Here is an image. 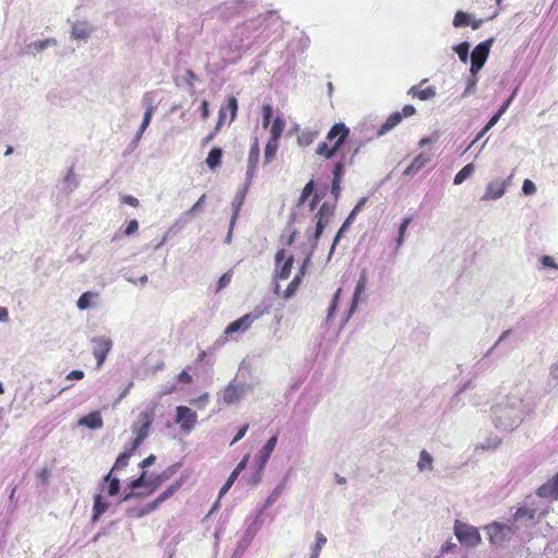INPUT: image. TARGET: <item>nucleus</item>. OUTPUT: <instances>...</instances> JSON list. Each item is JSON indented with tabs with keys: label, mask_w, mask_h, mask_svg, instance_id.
Instances as JSON below:
<instances>
[{
	"label": "nucleus",
	"mask_w": 558,
	"mask_h": 558,
	"mask_svg": "<svg viewBox=\"0 0 558 558\" xmlns=\"http://www.w3.org/2000/svg\"><path fill=\"white\" fill-rule=\"evenodd\" d=\"M536 495L549 501L558 499V472L537 488Z\"/></svg>",
	"instance_id": "ddd939ff"
},
{
	"label": "nucleus",
	"mask_w": 558,
	"mask_h": 558,
	"mask_svg": "<svg viewBox=\"0 0 558 558\" xmlns=\"http://www.w3.org/2000/svg\"><path fill=\"white\" fill-rule=\"evenodd\" d=\"M238 478V472H232L225 483V485L221 487L219 492V498H221L233 485L234 481Z\"/></svg>",
	"instance_id": "13d9d810"
},
{
	"label": "nucleus",
	"mask_w": 558,
	"mask_h": 558,
	"mask_svg": "<svg viewBox=\"0 0 558 558\" xmlns=\"http://www.w3.org/2000/svg\"><path fill=\"white\" fill-rule=\"evenodd\" d=\"M78 425L86 426L90 429H99L104 425L102 417L99 411H94L86 416L78 420Z\"/></svg>",
	"instance_id": "412c9836"
},
{
	"label": "nucleus",
	"mask_w": 558,
	"mask_h": 558,
	"mask_svg": "<svg viewBox=\"0 0 558 558\" xmlns=\"http://www.w3.org/2000/svg\"><path fill=\"white\" fill-rule=\"evenodd\" d=\"M230 281H231V274L230 272L223 274L218 281L217 291H220L221 289L227 287L230 283Z\"/></svg>",
	"instance_id": "338daca9"
},
{
	"label": "nucleus",
	"mask_w": 558,
	"mask_h": 558,
	"mask_svg": "<svg viewBox=\"0 0 558 558\" xmlns=\"http://www.w3.org/2000/svg\"><path fill=\"white\" fill-rule=\"evenodd\" d=\"M264 512V509H260L255 515H252L246 519L245 524V531L253 536L257 534V532L260 530L263 525V518L262 514Z\"/></svg>",
	"instance_id": "393cba45"
},
{
	"label": "nucleus",
	"mask_w": 558,
	"mask_h": 558,
	"mask_svg": "<svg viewBox=\"0 0 558 558\" xmlns=\"http://www.w3.org/2000/svg\"><path fill=\"white\" fill-rule=\"evenodd\" d=\"M130 487L132 489H137V488H141V487H147V478H146V472L143 471L141 476L136 480H133L131 483H130Z\"/></svg>",
	"instance_id": "4d7b16f0"
},
{
	"label": "nucleus",
	"mask_w": 558,
	"mask_h": 558,
	"mask_svg": "<svg viewBox=\"0 0 558 558\" xmlns=\"http://www.w3.org/2000/svg\"><path fill=\"white\" fill-rule=\"evenodd\" d=\"M272 108L269 104L263 106V126L266 129L270 123Z\"/></svg>",
	"instance_id": "052dcab7"
},
{
	"label": "nucleus",
	"mask_w": 558,
	"mask_h": 558,
	"mask_svg": "<svg viewBox=\"0 0 558 558\" xmlns=\"http://www.w3.org/2000/svg\"><path fill=\"white\" fill-rule=\"evenodd\" d=\"M515 93H517V89L511 94V96L501 105L499 110L494 114L495 117H498V120L501 118V116L506 112V110L510 106L512 99L514 98Z\"/></svg>",
	"instance_id": "69168bd1"
},
{
	"label": "nucleus",
	"mask_w": 558,
	"mask_h": 558,
	"mask_svg": "<svg viewBox=\"0 0 558 558\" xmlns=\"http://www.w3.org/2000/svg\"><path fill=\"white\" fill-rule=\"evenodd\" d=\"M254 537L255 536H253L252 534H250L245 531L243 536L241 537V539L238 543V549L245 550L250 546V544L252 543Z\"/></svg>",
	"instance_id": "bf43d9fd"
},
{
	"label": "nucleus",
	"mask_w": 558,
	"mask_h": 558,
	"mask_svg": "<svg viewBox=\"0 0 558 558\" xmlns=\"http://www.w3.org/2000/svg\"><path fill=\"white\" fill-rule=\"evenodd\" d=\"M250 184H246L245 183V186L243 189V191L239 192L232 203V207H233V215H232V218H231V228L234 227V223H235V220H236V217H238V214H239V210L244 202V197H245V194H246V190H247V186Z\"/></svg>",
	"instance_id": "72a5a7b5"
},
{
	"label": "nucleus",
	"mask_w": 558,
	"mask_h": 558,
	"mask_svg": "<svg viewBox=\"0 0 558 558\" xmlns=\"http://www.w3.org/2000/svg\"><path fill=\"white\" fill-rule=\"evenodd\" d=\"M181 487V482H177L162 492L156 499L161 505L169 497H171Z\"/></svg>",
	"instance_id": "de8ad7c7"
},
{
	"label": "nucleus",
	"mask_w": 558,
	"mask_h": 558,
	"mask_svg": "<svg viewBox=\"0 0 558 558\" xmlns=\"http://www.w3.org/2000/svg\"><path fill=\"white\" fill-rule=\"evenodd\" d=\"M430 161V155L421 153L411 162V165L404 170V175H413L417 173L426 163Z\"/></svg>",
	"instance_id": "4be33fe9"
},
{
	"label": "nucleus",
	"mask_w": 558,
	"mask_h": 558,
	"mask_svg": "<svg viewBox=\"0 0 558 558\" xmlns=\"http://www.w3.org/2000/svg\"><path fill=\"white\" fill-rule=\"evenodd\" d=\"M250 386L246 383L232 380L222 392V400L227 404L239 403L247 393Z\"/></svg>",
	"instance_id": "6e6552de"
},
{
	"label": "nucleus",
	"mask_w": 558,
	"mask_h": 558,
	"mask_svg": "<svg viewBox=\"0 0 558 558\" xmlns=\"http://www.w3.org/2000/svg\"><path fill=\"white\" fill-rule=\"evenodd\" d=\"M300 283H301L300 276H295L293 278V280L289 283L288 288L286 289V291L283 293V298L286 300L291 299L295 294Z\"/></svg>",
	"instance_id": "09e8293b"
},
{
	"label": "nucleus",
	"mask_w": 558,
	"mask_h": 558,
	"mask_svg": "<svg viewBox=\"0 0 558 558\" xmlns=\"http://www.w3.org/2000/svg\"><path fill=\"white\" fill-rule=\"evenodd\" d=\"M547 509L539 510L525 505L517 509L511 517V521L519 525V530L522 527L529 529L534 526L537 521L547 513Z\"/></svg>",
	"instance_id": "39448f33"
},
{
	"label": "nucleus",
	"mask_w": 558,
	"mask_h": 558,
	"mask_svg": "<svg viewBox=\"0 0 558 558\" xmlns=\"http://www.w3.org/2000/svg\"><path fill=\"white\" fill-rule=\"evenodd\" d=\"M226 110H230L231 121H233L235 119V117H236V110H238V102H236V99L234 97H230L229 98L227 108L222 107L219 110V119H218V123H217L216 130H219V128L223 123L225 118H226Z\"/></svg>",
	"instance_id": "bb28decb"
},
{
	"label": "nucleus",
	"mask_w": 558,
	"mask_h": 558,
	"mask_svg": "<svg viewBox=\"0 0 558 558\" xmlns=\"http://www.w3.org/2000/svg\"><path fill=\"white\" fill-rule=\"evenodd\" d=\"M522 192L525 194V195H533L535 194L536 192V185L529 179H525L523 181V185H522Z\"/></svg>",
	"instance_id": "e2e57ef3"
},
{
	"label": "nucleus",
	"mask_w": 558,
	"mask_h": 558,
	"mask_svg": "<svg viewBox=\"0 0 558 558\" xmlns=\"http://www.w3.org/2000/svg\"><path fill=\"white\" fill-rule=\"evenodd\" d=\"M109 508V504L105 501L104 497L100 494L95 495L94 497V508H93V521L98 520V518L107 511Z\"/></svg>",
	"instance_id": "7c9ffc66"
},
{
	"label": "nucleus",
	"mask_w": 558,
	"mask_h": 558,
	"mask_svg": "<svg viewBox=\"0 0 558 558\" xmlns=\"http://www.w3.org/2000/svg\"><path fill=\"white\" fill-rule=\"evenodd\" d=\"M409 93L421 100H428L436 96V92L433 87H426L425 89L417 90V88L413 86L410 88Z\"/></svg>",
	"instance_id": "58836bf2"
},
{
	"label": "nucleus",
	"mask_w": 558,
	"mask_h": 558,
	"mask_svg": "<svg viewBox=\"0 0 558 558\" xmlns=\"http://www.w3.org/2000/svg\"><path fill=\"white\" fill-rule=\"evenodd\" d=\"M259 24L256 21L247 22L243 25H240L234 31V36L239 38V41L242 43L244 39L248 38V35L258 28Z\"/></svg>",
	"instance_id": "a878e982"
},
{
	"label": "nucleus",
	"mask_w": 558,
	"mask_h": 558,
	"mask_svg": "<svg viewBox=\"0 0 558 558\" xmlns=\"http://www.w3.org/2000/svg\"><path fill=\"white\" fill-rule=\"evenodd\" d=\"M154 421V411L145 410L138 414L136 422L132 426L135 438L132 440V450H136L148 436L151 423Z\"/></svg>",
	"instance_id": "20e7f679"
},
{
	"label": "nucleus",
	"mask_w": 558,
	"mask_h": 558,
	"mask_svg": "<svg viewBox=\"0 0 558 558\" xmlns=\"http://www.w3.org/2000/svg\"><path fill=\"white\" fill-rule=\"evenodd\" d=\"M98 299V293L93 291L84 292L77 300L76 306L78 310L84 311L95 305V301Z\"/></svg>",
	"instance_id": "c85d7f7f"
},
{
	"label": "nucleus",
	"mask_w": 558,
	"mask_h": 558,
	"mask_svg": "<svg viewBox=\"0 0 558 558\" xmlns=\"http://www.w3.org/2000/svg\"><path fill=\"white\" fill-rule=\"evenodd\" d=\"M402 120V116L400 112H396L391 114L386 122L380 126V129L377 132L378 136H383L387 132L391 131L393 128H396Z\"/></svg>",
	"instance_id": "c756f323"
},
{
	"label": "nucleus",
	"mask_w": 558,
	"mask_h": 558,
	"mask_svg": "<svg viewBox=\"0 0 558 558\" xmlns=\"http://www.w3.org/2000/svg\"><path fill=\"white\" fill-rule=\"evenodd\" d=\"M498 117H495L493 116L489 121L487 122V124L480 131V133L476 135V137L474 138V141L470 144V146L468 147V149L470 147H472L477 141H480L497 122H498Z\"/></svg>",
	"instance_id": "a18cd8bd"
},
{
	"label": "nucleus",
	"mask_w": 558,
	"mask_h": 558,
	"mask_svg": "<svg viewBox=\"0 0 558 558\" xmlns=\"http://www.w3.org/2000/svg\"><path fill=\"white\" fill-rule=\"evenodd\" d=\"M93 342V354L97 361V368H100L107 357V354L111 350L112 341L108 337H94Z\"/></svg>",
	"instance_id": "9b49d317"
},
{
	"label": "nucleus",
	"mask_w": 558,
	"mask_h": 558,
	"mask_svg": "<svg viewBox=\"0 0 558 558\" xmlns=\"http://www.w3.org/2000/svg\"><path fill=\"white\" fill-rule=\"evenodd\" d=\"M284 489V484L281 483L279 485H277L272 492L270 493V495L267 497V499L265 500V504L263 506L262 509H267L268 507H270L279 497L280 495L282 494Z\"/></svg>",
	"instance_id": "a19ab883"
},
{
	"label": "nucleus",
	"mask_w": 558,
	"mask_h": 558,
	"mask_svg": "<svg viewBox=\"0 0 558 558\" xmlns=\"http://www.w3.org/2000/svg\"><path fill=\"white\" fill-rule=\"evenodd\" d=\"M268 313V307L256 306L251 313H247L239 319L229 324L225 330L226 335H231L238 331H246L252 324Z\"/></svg>",
	"instance_id": "423d86ee"
},
{
	"label": "nucleus",
	"mask_w": 558,
	"mask_h": 558,
	"mask_svg": "<svg viewBox=\"0 0 558 558\" xmlns=\"http://www.w3.org/2000/svg\"><path fill=\"white\" fill-rule=\"evenodd\" d=\"M510 179H511V177L508 179H495V180L490 181L486 185L485 193L483 194L481 199L482 201H496V199L501 198L507 191V187L510 183Z\"/></svg>",
	"instance_id": "9d476101"
},
{
	"label": "nucleus",
	"mask_w": 558,
	"mask_h": 558,
	"mask_svg": "<svg viewBox=\"0 0 558 558\" xmlns=\"http://www.w3.org/2000/svg\"><path fill=\"white\" fill-rule=\"evenodd\" d=\"M315 538V544L311 548L310 558H319L320 550L327 543L326 536L320 532L316 533Z\"/></svg>",
	"instance_id": "c9c22d12"
},
{
	"label": "nucleus",
	"mask_w": 558,
	"mask_h": 558,
	"mask_svg": "<svg viewBox=\"0 0 558 558\" xmlns=\"http://www.w3.org/2000/svg\"><path fill=\"white\" fill-rule=\"evenodd\" d=\"M259 160V146L257 138L254 140V143L251 146L248 160H247V170H246V184H250L252 179L255 175L257 163Z\"/></svg>",
	"instance_id": "f3484780"
},
{
	"label": "nucleus",
	"mask_w": 558,
	"mask_h": 558,
	"mask_svg": "<svg viewBox=\"0 0 558 558\" xmlns=\"http://www.w3.org/2000/svg\"><path fill=\"white\" fill-rule=\"evenodd\" d=\"M474 165L473 163H468L466 166H464L454 177L453 179V183L456 185H459L461 184L464 180H466L469 177H471L474 172Z\"/></svg>",
	"instance_id": "ea45409f"
},
{
	"label": "nucleus",
	"mask_w": 558,
	"mask_h": 558,
	"mask_svg": "<svg viewBox=\"0 0 558 558\" xmlns=\"http://www.w3.org/2000/svg\"><path fill=\"white\" fill-rule=\"evenodd\" d=\"M541 263L544 267L558 269V266L551 256H547V255L543 256L541 259Z\"/></svg>",
	"instance_id": "774afa93"
},
{
	"label": "nucleus",
	"mask_w": 558,
	"mask_h": 558,
	"mask_svg": "<svg viewBox=\"0 0 558 558\" xmlns=\"http://www.w3.org/2000/svg\"><path fill=\"white\" fill-rule=\"evenodd\" d=\"M205 201H206V195H205V194H203V195L198 198V201H197V202H196V203H195V204H194V205H193L189 210H186V217H187L189 215H190V216H193V217H194V216H196V215H197V213H198L199 210H202V208H203V206H204V204H205Z\"/></svg>",
	"instance_id": "5fc2aeb1"
},
{
	"label": "nucleus",
	"mask_w": 558,
	"mask_h": 558,
	"mask_svg": "<svg viewBox=\"0 0 558 558\" xmlns=\"http://www.w3.org/2000/svg\"><path fill=\"white\" fill-rule=\"evenodd\" d=\"M333 209L335 208L332 205L324 203L320 206L318 213L315 215L316 222L314 231H306L307 241L301 246L304 259L296 275L300 276L301 280L306 272L307 266L311 264V259L314 255L318 239L320 238L325 227L329 223L331 217L333 216Z\"/></svg>",
	"instance_id": "f03ea898"
},
{
	"label": "nucleus",
	"mask_w": 558,
	"mask_h": 558,
	"mask_svg": "<svg viewBox=\"0 0 558 558\" xmlns=\"http://www.w3.org/2000/svg\"><path fill=\"white\" fill-rule=\"evenodd\" d=\"M411 221H412V217L409 216V217H405L403 219L402 223L400 225L399 235L397 239V247H400L403 244L404 238H405V232H407V229H408L409 225L411 223Z\"/></svg>",
	"instance_id": "c03bdc74"
},
{
	"label": "nucleus",
	"mask_w": 558,
	"mask_h": 558,
	"mask_svg": "<svg viewBox=\"0 0 558 558\" xmlns=\"http://www.w3.org/2000/svg\"><path fill=\"white\" fill-rule=\"evenodd\" d=\"M484 530L488 535L490 544L501 546L512 539L519 531V525L512 523L510 519L508 523L494 521L490 524H487Z\"/></svg>",
	"instance_id": "7ed1b4c3"
},
{
	"label": "nucleus",
	"mask_w": 558,
	"mask_h": 558,
	"mask_svg": "<svg viewBox=\"0 0 558 558\" xmlns=\"http://www.w3.org/2000/svg\"><path fill=\"white\" fill-rule=\"evenodd\" d=\"M277 150L278 141L269 138L265 147L264 162L270 163L275 159Z\"/></svg>",
	"instance_id": "e433bc0d"
},
{
	"label": "nucleus",
	"mask_w": 558,
	"mask_h": 558,
	"mask_svg": "<svg viewBox=\"0 0 558 558\" xmlns=\"http://www.w3.org/2000/svg\"><path fill=\"white\" fill-rule=\"evenodd\" d=\"M57 45L56 39L53 38H47L44 40H37L33 41L31 44H27L23 49L22 53L26 56H33L35 57L37 53H40L45 49H47L50 46Z\"/></svg>",
	"instance_id": "a211bd4d"
},
{
	"label": "nucleus",
	"mask_w": 558,
	"mask_h": 558,
	"mask_svg": "<svg viewBox=\"0 0 558 558\" xmlns=\"http://www.w3.org/2000/svg\"><path fill=\"white\" fill-rule=\"evenodd\" d=\"M351 219L352 217L349 216L347 218V220L344 221V223L341 226L340 230L338 231V233L336 234L335 239H333V242H332V245H331V248H330V252H329V255H328V259L331 257L333 251H335V247L336 245L338 244V242L340 241L342 234L344 233V231L347 230V228L349 227L350 222H351Z\"/></svg>",
	"instance_id": "8fccbe9b"
},
{
	"label": "nucleus",
	"mask_w": 558,
	"mask_h": 558,
	"mask_svg": "<svg viewBox=\"0 0 558 558\" xmlns=\"http://www.w3.org/2000/svg\"><path fill=\"white\" fill-rule=\"evenodd\" d=\"M469 49H470V44L468 41H463L453 47V50L459 56V59L464 63L468 62V60H469Z\"/></svg>",
	"instance_id": "37998d69"
},
{
	"label": "nucleus",
	"mask_w": 558,
	"mask_h": 558,
	"mask_svg": "<svg viewBox=\"0 0 558 558\" xmlns=\"http://www.w3.org/2000/svg\"><path fill=\"white\" fill-rule=\"evenodd\" d=\"M120 490V481L117 477H112V473L109 472L101 485V492H106L109 496H116Z\"/></svg>",
	"instance_id": "b1692460"
},
{
	"label": "nucleus",
	"mask_w": 558,
	"mask_h": 558,
	"mask_svg": "<svg viewBox=\"0 0 558 558\" xmlns=\"http://www.w3.org/2000/svg\"><path fill=\"white\" fill-rule=\"evenodd\" d=\"M143 106L145 107V112H149V113H153L154 114V111H155V99H154V94L153 93H146L144 96H143Z\"/></svg>",
	"instance_id": "603ef678"
},
{
	"label": "nucleus",
	"mask_w": 558,
	"mask_h": 558,
	"mask_svg": "<svg viewBox=\"0 0 558 558\" xmlns=\"http://www.w3.org/2000/svg\"><path fill=\"white\" fill-rule=\"evenodd\" d=\"M534 407L527 393H510L492 408L493 423L497 429L510 433L533 413Z\"/></svg>",
	"instance_id": "f257e3e1"
},
{
	"label": "nucleus",
	"mask_w": 558,
	"mask_h": 558,
	"mask_svg": "<svg viewBox=\"0 0 558 558\" xmlns=\"http://www.w3.org/2000/svg\"><path fill=\"white\" fill-rule=\"evenodd\" d=\"M222 150L220 148H213L207 158L206 163L210 169L217 168L221 162Z\"/></svg>",
	"instance_id": "4c0bfd02"
},
{
	"label": "nucleus",
	"mask_w": 558,
	"mask_h": 558,
	"mask_svg": "<svg viewBox=\"0 0 558 558\" xmlns=\"http://www.w3.org/2000/svg\"><path fill=\"white\" fill-rule=\"evenodd\" d=\"M476 84H477L476 76L470 77L466 82V86L462 94V97H466V96L473 94L475 92Z\"/></svg>",
	"instance_id": "680f3d73"
},
{
	"label": "nucleus",
	"mask_w": 558,
	"mask_h": 558,
	"mask_svg": "<svg viewBox=\"0 0 558 558\" xmlns=\"http://www.w3.org/2000/svg\"><path fill=\"white\" fill-rule=\"evenodd\" d=\"M278 441V436L274 435L271 438L267 440L265 446L259 450L257 456L255 457V463L259 466V471H263L265 465L267 464L276 445Z\"/></svg>",
	"instance_id": "2eb2a0df"
},
{
	"label": "nucleus",
	"mask_w": 558,
	"mask_h": 558,
	"mask_svg": "<svg viewBox=\"0 0 558 558\" xmlns=\"http://www.w3.org/2000/svg\"><path fill=\"white\" fill-rule=\"evenodd\" d=\"M349 134V129L343 123H336L328 132L327 140L332 141L336 138L335 143L330 148L333 150V155L337 154L341 145L344 143Z\"/></svg>",
	"instance_id": "4468645a"
},
{
	"label": "nucleus",
	"mask_w": 558,
	"mask_h": 558,
	"mask_svg": "<svg viewBox=\"0 0 558 558\" xmlns=\"http://www.w3.org/2000/svg\"><path fill=\"white\" fill-rule=\"evenodd\" d=\"M318 136V131L311 130V129H304L302 130L298 137L296 143L301 147L310 146Z\"/></svg>",
	"instance_id": "cd10ccee"
},
{
	"label": "nucleus",
	"mask_w": 558,
	"mask_h": 558,
	"mask_svg": "<svg viewBox=\"0 0 558 558\" xmlns=\"http://www.w3.org/2000/svg\"><path fill=\"white\" fill-rule=\"evenodd\" d=\"M493 41H494V39L490 38L483 43H480L472 51L471 61H477L480 63L485 64V62L488 58L490 46H492Z\"/></svg>",
	"instance_id": "6ab92c4d"
},
{
	"label": "nucleus",
	"mask_w": 558,
	"mask_h": 558,
	"mask_svg": "<svg viewBox=\"0 0 558 558\" xmlns=\"http://www.w3.org/2000/svg\"><path fill=\"white\" fill-rule=\"evenodd\" d=\"M366 286H367V272L365 269H363L360 274L359 280L356 282V286H355V289L353 292L351 306H350V310L348 313V318L351 317L353 315V313L355 312L357 304L361 300V295L364 293Z\"/></svg>",
	"instance_id": "dca6fc26"
},
{
	"label": "nucleus",
	"mask_w": 558,
	"mask_h": 558,
	"mask_svg": "<svg viewBox=\"0 0 558 558\" xmlns=\"http://www.w3.org/2000/svg\"><path fill=\"white\" fill-rule=\"evenodd\" d=\"M315 153L318 156L325 157L326 159H330L335 156L333 150L330 148V146H328L326 142L319 143L316 147Z\"/></svg>",
	"instance_id": "3c124183"
},
{
	"label": "nucleus",
	"mask_w": 558,
	"mask_h": 558,
	"mask_svg": "<svg viewBox=\"0 0 558 558\" xmlns=\"http://www.w3.org/2000/svg\"><path fill=\"white\" fill-rule=\"evenodd\" d=\"M93 32V27L87 22H75L72 25L71 36L74 39H87Z\"/></svg>",
	"instance_id": "5701e85b"
},
{
	"label": "nucleus",
	"mask_w": 558,
	"mask_h": 558,
	"mask_svg": "<svg viewBox=\"0 0 558 558\" xmlns=\"http://www.w3.org/2000/svg\"><path fill=\"white\" fill-rule=\"evenodd\" d=\"M173 473V470L168 469L158 475H150L147 478V488H149V490L147 493H144L145 496L155 492L163 482L169 480Z\"/></svg>",
	"instance_id": "aec40b11"
},
{
	"label": "nucleus",
	"mask_w": 558,
	"mask_h": 558,
	"mask_svg": "<svg viewBox=\"0 0 558 558\" xmlns=\"http://www.w3.org/2000/svg\"><path fill=\"white\" fill-rule=\"evenodd\" d=\"M345 166H347V160H345V156L343 155L341 157V159L336 162V165L332 169V175H333L332 180H337V181L342 180V177H343L344 170H345Z\"/></svg>",
	"instance_id": "79ce46f5"
},
{
	"label": "nucleus",
	"mask_w": 558,
	"mask_h": 558,
	"mask_svg": "<svg viewBox=\"0 0 558 558\" xmlns=\"http://www.w3.org/2000/svg\"><path fill=\"white\" fill-rule=\"evenodd\" d=\"M136 450H132V446L130 445L129 448L125 449L124 452H122L116 460V463L113 465V468L111 469V473L113 471H119V470H122L124 469L128 464H129V460L130 458L133 456V453L135 452Z\"/></svg>",
	"instance_id": "2f4dec72"
},
{
	"label": "nucleus",
	"mask_w": 558,
	"mask_h": 558,
	"mask_svg": "<svg viewBox=\"0 0 558 558\" xmlns=\"http://www.w3.org/2000/svg\"><path fill=\"white\" fill-rule=\"evenodd\" d=\"M153 113L144 112L142 124L136 133L135 141H140V138L143 136L144 132L148 128L150 120H151Z\"/></svg>",
	"instance_id": "864d4df0"
},
{
	"label": "nucleus",
	"mask_w": 558,
	"mask_h": 558,
	"mask_svg": "<svg viewBox=\"0 0 558 558\" xmlns=\"http://www.w3.org/2000/svg\"><path fill=\"white\" fill-rule=\"evenodd\" d=\"M453 530L460 543L468 547H475L481 543V535L474 526L456 521Z\"/></svg>",
	"instance_id": "0eeeda50"
},
{
	"label": "nucleus",
	"mask_w": 558,
	"mask_h": 558,
	"mask_svg": "<svg viewBox=\"0 0 558 558\" xmlns=\"http://www.w3.org/2000/svg\"><path fill=\"white\" fill-rule=\"evenodd\" d=\"M286 128V121L281 117H276L270 126V137L271 140L279 141Z\"/></svg>",
	"instance_id": "473e14b6"
},
{
	"label": "nucleus",
	"mask_w": 558,
	"mask_h": 558,
	"mask_svg": "<svg viewBox=\"0 0 558 558\" xmlns=\"http://www.w3.org/2000/svg\"><path fill=\"white\" fill-rule=\"evenodd\" d=\"M470 20H471V14L464 13L462 11H458L453 19V26L462 27V26L469 25Z\"/></svg>",
	"instance_id": "49530a36"
},
{
	"label": "nucleus",
	"mask_w": 558,
	"mask_h": 558,
	"mask_svg": "<svg viewBox=\"0 0 558 558\" xmlns=\"http://www.w3.org/2000/svg\"><path fill=\"white\" fill-rule=\"evenodd\" d=\"M175 423L185 434H189L197 423V414L189 407L179 405L177 407Z\"/></svg>",
	"instance_id": "1a4fd4ad"
},
{
	"label": "nucleus",
	"mask_w": 558,
	"mask_h": 558,
	"mask_svg": "<svg viewBox=\"0 0 558 558\" xmlns=\"http://www.w3.org/2000/svg\"><path fill=\"white\" fill-rule=\"evenodd\" d=\"M293 256L290 255L286 257V251L279 250L276 254V271L275 277L280 280H286L289 278L293 265Z\"/></svg>",
	"instance_id": "f8f14e48"
},
{
	"label": "nucleus",
	"mask_w": 558,
	"mask_h": 558,
	"mask_svg": "<svg viewBox=\"0 0 558 558\" xmlns=\"http://www.w3.org/2000/svg\"><path fill=\"white\" fill-rule=\"evenodd\" d=\"M433 457L426 450H422L417 461V469L421 472L433 470Z\"/></svg>",
	"instance_id": "f704fd0d"
},
{
	"label": "nucleus",
	"mask_w": 558,
	"mask_h": 558,
	"mask_svg": "<svg viewBox=\"0 0 558 558\" xmlns=\"http://www.w3.org/2000/svg\"><path fill=\"white\" fill-rule=\"evenodd\" d=\"M159 505L160 504L157 501V499H154L153 501L146 504L143 508H141L137 515L138 517L146 515V514L153 512L154 510H156L159 507Z\"/></svg>",
	"instance_id": "6e6d98bb"
},
{
	"label": "nucleus",
	"mask_w": 558,
	"mask_h": 558,
	"mask_svg": "<svg viewBox=\"0 0 558 558\" xmlns=\"http://www.w3.org/2000/svg\"><path fill=\"white\" fill-rule=\"evenodd\" d=\"M193 216H187L186 217V211L183 213L179 219L175 220V222L173 223V227L172 228H183L184 226H186L191 220H192Z\"/></svg>",
	"instance_id": "0e129e2a"
}]
</instances>
